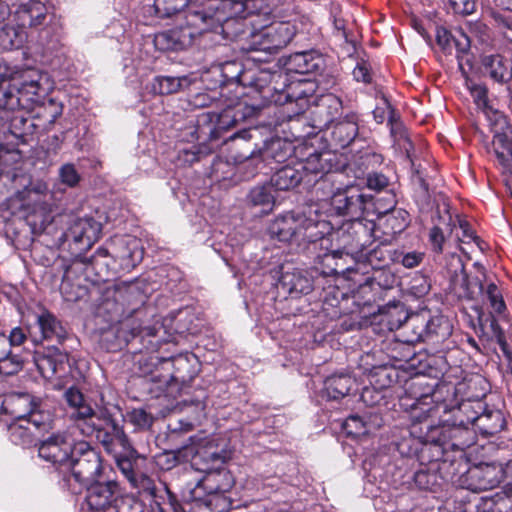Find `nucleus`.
I'll return each instance as SVG.
<instances>
[{
	"instance_id": "nucleus-19",
	"label": "nucleus",
	"mask_w": 512,
	"mask_h": 512,
	"mask_svg": "<svg viewBox=\"0 0 512 512\" xmlns=\"http://www.w3.org/2000/svg\"><path fill=\"white\" fill-rule=\"evenodd\" d=\"M49 9L40 0H28L20 3L15 10L14 16L17 24L22 28H36L43 25L48 17Z\"/></svg>"
},
{
	"instance_id": "nucleus-34",
	"label": "nucleus",
	"mask_w": 512,
	"mask_h": 512,
	"mask_svg": "<svg viewBox=\"0 0 512 512\" xmlns=\"http://www.w3.org/2000/svg\"><path fill=\"white\" fill-rule=\"evenodd\" d=\"M301 173L318 174L328 172L331 167V154L329 152H315L310 154L304 161L297 163Z\"/></svg>"
},
{
	"instance_id": "nucleus-47",
	"label": "nucleus",
	"mask_w": 512,
	"mask_h": 512,
	"mask_svg": "<svg viewBox=\"0 0 512 512\" xmlns=\"http://www.w3.org/2000/svg\"><path fill=\"white\" fill-rule=\"evenodd\" d=\"M130 484L134 489H137L139 493H144L148 496H155L156 494V487L153 479L145 474H137Z\"/></svg>"
},
{
	"instance_id": "nucleus-53",
	"label": "nucleus",
	"mask_w": 512,
	"mask_h": 512,
	"mask_svg": "<svg viewBox=\"0 0 512 512\" xmlns=\"http://www.w3.org/2000/svg\"><path fill=\"white\" fill-rule=\"evenodd\" d=\"M436 475L425 470L417 471L414 474V482L419 489L430 490L435 484Z\"/></svg>"
},
{
	"instance_id": "nucleus-59",
	"label": "nucleus",
	"mask_w": 512,
	"mask_h": 512,
	"mask_svg": "<svg viewBox=\"0 0 512 512\" xmlns=\"http://www.w3.org/2000/svg\"><path fill=\"white\" fill-rule=\"evenodd\" d=\"M401 219L397 224L391 223V227L394 232H401L407 226V213L403 210H394L392 215L387 218L388 222L397 221Z\"/></svg>"
},
{
	"instance_id": "nucleus-26",
	"label": "nucleus",
	"mask_w": 512,
	"mask_h": 512,
	"mask_svg": "<svg viewBox=\"0 0 512 512\" xmlns=\"http://www.w3.org/2000/svg\"><path fill=\"white\" fill-rule=\"evenodd\" d=\"M355 380L347 373L333 374L324 381L323 393L331 400H339L349 394Z\"/></svg>"
},
{
	"instance_id": "nucleus-28",
	"label": "nucleus",
	"mask_w": 512,
	"mask_h": 512,
	"mask_svg": "<svg viewBox=\"0 0 512 512\" xmlns=\"http://www.w3.org/2000/svg\"><path fill=\"white\" fill-rule=\"evenodd\" d=\"M332 140L340 147L349 146L358 134V123L355 115H347L344 119L336 122L332 130Z\"/></svg>"
},
{
	"instance_id": "nucleus-17",
	"label": "nucleus",
	"mask_w": 512,
	"mask_h": 512,
	"mask_svg": "<svg viewBox=\"0 0 512 512\" xmlns=\"http://www.w3.org/2000/svg\"><path fill=\"white\" fill-rule=\"evenodd\" d=\"M300 221L301 213L288 212L280 215L270 223L269 234L279 241L299 244Z\"/></svg>"
},
{
	"instance_id": "nucleus-36",
	"label": "nucleus",
	"mask_w": 512,
	"mask_h": 512,
	"mask_svg": "<svg viewBox=\"0 0 512 512\" xmlns=\"http://www.w3.org/2000/svg\"><path fill=\"white\" fill-rule=\"evenodd\" d=\"M272 187L271 183L253 187L247 195L248 203L255 207H261L264 212L271 211L275 203Z\"/></svg>"
},
{
	"instance_id": "nucleus-45",
	"label": "nucleus",
	"mask_w": 512,
	"mask_h": 512,
	"mask_svg": "<svg viewBox=\"0 0 512 512\" xmlns=\"http://www.w3.org/2000/svg\"><path fill=\"white\" fill-rule=\"evenodd\" d=\"M140 501L133 496H119L111 512H142Z\"/></svg>"
},
{
	"instance_id": "nucleus-49",
	"label": "nucleus",
	"mask_w": 512,
	"mask_h": 512,
	"mask_svg": "<svg viewBox=\"0 0 512 512\" xmlns=\"http://www.w3.org/2000/svg\"><path fill=\"white\" fill-rule=\"evenodd\" d=\"M23 363L21 358L14 354L12 350L7 357L0 360V372L6 375H13L22 369Z\"/></svg>"
},
{
	"instance_id": "nucleus-20",
	"label": "nucleus",
	"mask_w": 512,
	"mask_h": 512,
	"mask_svg": "<svg viewBox=\"0 0 512 512\" xmlns=\"http://www.w3.org/2000/svg\"><path fill=\"white\" fill-rule=\"evenodd\" d=\"M100 233V223L92 218H79L70 226L65 237L85 247H91L98 240Z\"/></svg>"
},
{
	"instance_id": "nucleus-33",
	"label": "nucleus",
	"mask_w": 512,
	"mask_h": 512,
	"mask_svg": "<svg viewBox=\"0 0 512 512\" xmlns=\"http://www.w3.org/2000/svg\"><path fill=\"white\" fill-rule=\"evenodd\" d=\"M192 33L188 29H171L156 36L157 44L164 49H183L191 42Z\"/></svg>"
},
{
	"instance_id": "nucleus-58",
	"label": "nucleus",
	"mask_w": 512,
	"mask_h": 512,
	"mask_svg": "<svg viewBox=\"0 0 512 512\" xmlns=\"http://www.w3.org/2000/svg\"><path fill=\"white\" fill-rule=\"evenodd\" d=\"M65 399L73 409L85 403L83 394L75 387H70L65 392Z\"/></svg>"
},
{
	"instance_id": "nucleus-42",
	"label": "nucleus",
	"mask_w": 512,
	"mask_h": 512,
	"mask_svg": "<svg viewBox=\"0 0 512 512\" xmlns=\"http://www.w3.org/2000/svg\"><path fill=\"white\" fill-rule=\"evenodd\" d=\"M9 430L11 438L15 443L29 445L33 442L35 431L23 421L12 424Z\"/></svg>"
},
{
	"instance_id": "nucleus-46",
	"label": "nucleus",
	"mask_w": 512,
	"mask_h": 512,
	"mask_svg": "<svg viewBox=\"0 0 512 512\" xmlns=\"http://www.w3.org/2000/svg\"><path fill=\"white\" fill-rule=\"evenodd\" d=\"M485 295L490 302V306H491L493 312H495L497 314H501L504 312L506 306H505L504 300L502 298V294H501L499 288L494 283H490L487 286V288L485 290Z\"/></svg>"
},
{
	"instance_id": "nucleus-1",
	"label": "nucleus",
	"mask_w": 512,
	"mask_h": 512,
	"mask_svg": "<svg viewBox=\"0 0 512 512\" xmlns=\"http://www.w3.org/2000/svg\"><path fill=\"white\" fill-rule=\"evenodd\" d=\"M112 299L115 303L114 314L121 317L116 331L117 337L129 342L136 336H155L157 327L144 325L147 311L142 308L146 296L132 283H121L114 287Z\"/></svg>"
},
{
	"instance_id": "nucleus-51",
	"label": "nucleus",
	"mask_w": 512,
	"mask_h": 512,
	"mask_svg": "<svg viewBox=\"0 0 512 512\" xmlns=\"http://www.w3.org/2000/svg\"><path fill=\"white\" fill-rule=\"evenodd\" d=\"M106 425L107 427L105 429L110 432L114 441L122 448H128L129 441L122 427H120L114 420L111 419L106 420Z\"/></svg>"
},
{
	"instance_id": "nucleus-13",
	"label": "nucleus",
	"mask_w": 512,
	"mask_h": 512,
	"mask_svg": "<svg viewBox=\"0 0 512 512\" xmlns=\"http://www.w3.org/2000/svg\"><path fill=\"white\" fill-rule=\"evenodd\" d=\"M73 439L65 434H55L42 441L38 447V453L45 461L54 465H68L73 456Z\"/></svg>"
},
{
	"instance_id": "nucleus-61",
	"label": "nucleus",
	"mask_w": 512,
	"mask_h": 512,
	"mask_svg": "<svg viewBox=\"0 0 512 512\" xmlns=\"http://www.w3.org/2000/svg\"><path fill=\"white\" fill-rule=\"evenodd\" d=\"M471 94L478 107L485 108L487 106V90L485 87L475 85L471 88Z\"/></svg>"
},
{
	"instance_id": "nucleus-8",
	"label": "nucleus",
	"mask_w": 512,
	"mask_h": 512,
	"mask_svg": "<svg viewBox=\"0 0 512 512\" xmlns=\"http://www.w3.org/2000/svg\"><path fill=\"white\" fill-rule=\"evenodd\" d=\"M8 80L0 72V108L7 110L28 109L38 101L40 85L37 80H25L21 83L14 82L4 88L3 84Z\"/></svg>"
},
{
	"instance_id": "nucleus-25",
	"label": "nucleus",
	"mask_w": 512,
	"mask_h": 512,
	"mask_svg": "<svg viewBox=\"0 0 512 512\" xmlns=\"http://www.w3.org/2000/svg\"><path fill=\"white\" fill-rule=\"evenodd\" d=\"M484 72L496 82H506L512 76V60L505 59L500 54L486 55L482 59Z\"/></svg>"
},
{
	"instance_id": "nucleus-52",
	"label": "nucleus",
	"mask_w": 512,
	"mask_h": 512,
	"mask_svg": "<svg viewBox=\"0 0 512 512\" xmlns=\"http://www.w3.org/2000/svg\"><path fill=\"white\" fill-rule=\"evenodd\" d=\"M221 74L225 82H237L242 74V67L235 61L226 62L221 66Z\"/></svg>"
},
{
	"instance_id": "nucleus-32",
	"label": "nucleus",
	"mask_w": 512,
	"mask_h": 512,
	"mask_svg": "<svg viewBox=\"0 0 512 512\" xmlns=\"http://www.w3.org/2000/svg\"><path fill=\"white\" fill-rule=\"evenodd\" d=\"M386 105L389 110L390 133L393 138L394 145L399 151L404 153L406 157L411 158V150L413 145L408 136L407 130L402 122L396 119L394 109L390 103H386Z\"/></svg>"
},
{
	"instance_id": "nucleus-48",
	"label": "nucleus",
	"mask_w": 512,
	"mask_h": 512,
	"mask_svg": "<svg viewBox=\"0 0 512 512\" xmlns=\"http://www.w3.org/2000/svg\"><path fill=\"white\" fill-rule=\"evenodd\" d=\"M128 421L137 429H148L153 423L152 415L144 409H134L127 415Z\"/></svg>"
},
{
	"instance_id": "nucleus-10",
	"label": "nucleus",
	"mask_w": 512,
	"mask_h": 512,
	"mask_svg": "<svg viewBox=\"0 0 512 512\" xmlns=\"http://www.w3.org/2000/svg\"><path fill=\"white\" fill-rule=\"evenodd\" d=\"M369 201L370 197L364 194L360 188L347 186L333 192L330 205L337 215L357 219L363 214Z\"/></svg>"
},
{
	"instance_id": "nucleus-30",
	"label": "nucleus",
	"mask_w": 512,
	"mask_h": 512,
	"mask_svg": "<svg viewBox=\"0 0 512 512\" xmlns=\"http://www.w3.org/2000/svg\"><path fill=\"white\" fill-rule=\"evenodd\" d=\"M341 111V99L334 94H327L320 98L315 114L319 118L320 126L326 127L336 120Z\"/></svg>"
},
{
	"instance_id": "nucleus-4",
	"label": "nucleus",
	"mask_w": 512,
	"mask_h": 512,
	"mask_svg": "<svg viewBox=\"0 0 512 512\" xmlns=\"http://www.w3.org/2000/svg\"><path fill=\"white\" fill-rule=\"evenodd\" d=\"M142 259V250L138 247V241L132 239L127 243L123 251L111 255L106 248H99L90 258H86V269L95 272L99 281H107L110 272L115 270L114 263L120 261L123 268L129 269L137 265Z\"/></svg>"
},
{
	"instance_id": "nucleus-21",
	"label": "nucleus",
	"mask_w": 512,
	"mask_h": 512,
	"mask_svg": "<svg viewBox=\"0 0 512 512\" xmlns=\"http://www.w3.org/2000/svg\"><path fill=\"white\" fill-rule=\"evenodd\" d=\"M287 67L298 74H319L324 70L325 59L315 51L297 52L289 57Z\"/></svg>"
},
{
	"instance_id": "nucleus-24",
	"label": "nucleus",
	"mask_w": 512,
	"mask_h": 512,
	"mask_svg": "<svg viewBox=\"0 0 512 512\" xmlns=\"http://www.w3.org/2000/svg\"><path fill=\"white\" fill-rule=\"evenodd\" d=\"M70 419L74 421L75 428L84 436H92L97 431L99 422H102V419L86 402L74 409L70 414Z\"/></svg>"
},
{
	"instance_id": "nucleus-7",
	"label": "nucleus",
	"mask_w": 512,
	"mask_h": 512,
	"mask_svg": "<svg viewBox=\"0 0 512 512\" xmlns=\"http://www.w3.org/2000/svg\"><path fill=\"white\" fill-rule=\"evenodd\" d=\"M374 227L371 221L352 219L346 228L342 227L333 234L341 245V248L333 251V256L341 257L342 254L358 253L366 249L372 241Z\"/></svg>"
},
{
	"instance_id": "nucleus-37",
	"label": "nucleus",
	"mask_w": 512,
	"mask_h": 512,
	"mask_svg": "<svg viewBox=\"0 0 512 512\" xmlns=\"http://www.w3.org/2000/svg\"><path fill=\"white\" fill-rule=\"evenodd\" d=\"M26 37V32L21 26L4 25L0 28V48L18 49L23 45Z\"/></svg>"
},
{
	"instance_id": "nucleus-29",
	"label": "nucleus",
	"mask_w": 512,
	"mask_h": 512,
	"mask_svg": "<svg viewBox=\"0 0 512 512\" xmlns=\"http://www.w3.org/2000/svg\"><path fill=\"white\" fill-rule=\"evenodd\" d=\"M37 323L44 339L58 343H62L66 339V329L52 313L44 310L37 316Z\"/></svg>"
},
{
	"instance_id": "nucleus-35",
	"label": "nucleus",
	"mask_w": 512,
	"mask_h": 512,
	"mask_svg": "<svg viewBox=\"0 0 512 512\" xmlns=\"http://www.w3.org/2000/svg\"><path fill=\"white\" fill-rule=\"evenodd\" d=\"M452 285L454 291L459 295V297L467 299L474 298L477 292L483 290V285L478 280L471 281L469 279L462 265L459 273H455L453 276Z\"/></svg>"
},
{
	"instance_id": "nucleus-18",
	"label": "nucleus",
	"mask_w": 512,
	"mask_h": 512,
	"mask_svg": "<svg viewBox=\"0 0 512 512\" xmlns=\"http://www.w3.org/2000/svg\"><path fill=\"white\" fill-rule=\"evenodd\" d=\"M474 490H491L497 487L505 477V471L500 464L482 463L469 470Z\"/></svg>"
},
{
	"instance_id": "nucleus-56",
	"label": "nucleus",
	"mask_w": 512,
	"mask_h": 512,
	"mask_svg": "<svg viewBox=\"0 0 512 512\" xmlns=\"http://www.w3.org/2000/svg\"><path fill=\"white\" fill-rule=\"evenodd\" d=\"M429 240L432 249L436 253H442L445 241L444 232L439 226H434L429 233Z\"/></svg>"
},
{
	"instance_id": "nucleus-16",
	"label": "nucleus",
	"mask_w": 512,
	"mask_h": 512,
	"mask_svg": "<svg viewBox=\"0 0 512 512\" xmlns=\"http://www.w3.org/2000/svg\"><path fill=\"white\" fill-rule=\"evenodd\" d=\"M331 224L322 219L316 211L301 213L299 244L314 243L333 235Z\"/></svg>"
},
{
	"instance_id": "nucleus-14",
	"label": "nucleus",
	"mask_w": 512,
	"mask_h": 512,
	"mask_svg": "<svg viewBox=\"0 0 512 512\" xmlns=\"http://www.w3.org/2000/svg\"><path fill=\"white\" fill-rule=\"evenodd\" d=\"M473 415L468 416V421L483 435L491 436L504 428L505 421L500 410L487 409L478 401L472 407Z\"/></svg>"
},
{
	"instance_id": "nucleus-43",
	"label": "nucleus",
	"mask_w": 512,
	"mask_h": 512,
	"mask_svg": "<svg viewBox=\"0 0 512 512\" xmlns=\"http://www.w3.org/2000/svg\"><path fill=\"white\" fill-rule=\"evenodd\" d=\"M343 430L348 436L360 437L369 432L367 423L358 415L348 417L342 425Z\"/></svg>"
},
{
	"instance_id": "nucleus-62",
	"label": "nucleus",
	"mask_w": 512,
	"mask_h": 512,
	"mask_svg": "<svg viewBox=\"0 0 512 512\" xmlns=\"http://www.w3.org/2000/svg\"><path fill=\"white\" fill-rule=\"evenodd\" d=\"M367 185L374 190H381L388 185V179L383 174H370L367 178Z\"/></svg>"
},
{
	"instance_id": "nucleus-9",
	"label": "nucleus",
	"mask_w": 512,
	"mask_h": 512,
	"mask_svg": "<svg viewBox=\"0 0 512 512\" xmlns=\"http://www.w3.org/2000/svg\"><path fill=\"white\" fill-rule=\"evenodd\" d=\"M436 41L440 48L448 54L456 51L458 65L463 73H466L465 67H472V56L470 54L471 36L462 29H455L453 32L444 27H437Z\"/></svg>"
},
{
	"instance_id": "nucleus-6",
	"label": "nucleus",
	"mask_w": 512,
	"mask_h": 512,
	"mask_svg": "<svg viewBox=\"0 0 512 512\" xmlns=\"http://www.w3.org/2000/svg\"><path fill=\"white\" fill-rule=\"evenodd\" d=\"M67 468L71 470L77 482L88 485L101 477V457L89 443L79 441L74 444L73 456H71Z\"/></svg>"
},
{
	"instance_id": "nucleus-23",
	"label": "nucleus",
	"mask_w": 512,
	"mask_h": 512,
	"mask_svg": "<svg viewBox=\"0 0 512 512\" xmlns=\"http://www.w3.org/2000/svg\"><path fill=\"white\" fill-rule=\"evenodd\" d=\"M3 407L15 419L24 421L33 409L40 407V399L28 393H13L5 397Z\"/></svg>"
},
{
	"instance_id": "nucleus-15",
	"label": "nucleus",
	"mask_w": 512,
	"mask_h": 512,
	"mask_svg": "<svg viewBox=\"0 0 512 512\" xmlns=\"http://www.w3.org/2000/svg\"><path fill=\"white\" fill-rule=\"evenodd\" d=\"M492 151L501 166L512 168V127L501 117L495 125Z\"/></svg>"
},
{
	"instance_id": "nucleus-31",
	"label": "nucleus",
	"mask_w": 512,
	"mask_h": 512,
	"mask_svg": "<svg viewBox=\"0 0 512 512\" xmlns=\"http://www.w3.org/2000/svg\"><path fill=\"white\" fill-rule=\"evenodd\" d=\"M303 180L298 165H287L277 170L271 177L270 183L276 190L286 191L297 187Z\"/></svg>"
},
{
	"instance_id": "nucleus-41",
	"label": "nucleus",
	"mask_w": 512,
	"mask_h": 512,
	"mask_svg": "<svg viewBox=\"0 0 512 512\" xmlns=\"http://www.w3.org/2000/svg\"><path fill=\"white\" fill-rule=\"evenodd\" d=\"M200 461L205 462V467L201 468V470L208 472L219 468L225 462V456L217 451H197L193 457V465H199Z\"/></svg>"
},
{
	"instance_id": "nucleus-39",
	"label": "nucleus",
	"mask_w": 512,
	"mask_h": 512,
	"mask_svg": "<svg viewBox=\"0 0 512 512\" xmlns=\"http://www.w3.org/2000/svg\"><path fill=\"white\" fill-rule=\"evenodd\" d=\"M23 422L30 425L35 432L47 431L51 428L52 415L48 410L44 409L43 403L40 400V407L33 409Z\"/></svg>"
},
{
	"instance_id": "nucleus-27",
	"label": "nucleus",
	"mask_w": 512,
	"mask_h": 512,
	"mask_svg": "<svg viewBox=\"0 0 512 512\" xmlns=\"http://www.w3.org/2000/svg\"><path fill=\"white\" fill-rule=\"evenodd\" d=\"M280 285L289 294H308L313 289L312 280L302 270L286 271L280 277Z\"/></svg>"
},
{
	"instance_id": "nucleus-44",
	"label": "nucleus",
	"mask_w": 512,
	"mask_h": 512,
	"mask_svg": "<svg viewBox=\"0 0 512 512\" xmlns=\"http://www.w3.org/2000/svg\"><path fill=\"white\" fill-rule=\"evenodd\" d=\"M68 360L67 354L57 353L55 356L46 355L37 360L38 369L42 374H46V364H49V371L51 375L58 372L59 367Z\"/></svg>"
},
{
	"instance_id": "nucleus-63",
	"label": "nucleus",
	"mask_w": 512,
	"mask_h": 512,
	"mask_svg": "<svg viewBox=\"0 0 512 512\" xmlns=\"http://www.w3.org/2000/svg\"><path fill=\"white\" fill-rule=\"evenodd\" d=\"M423 256V253L420 252H409L403 255L401 263L406 268H414L422 262Z\"/></svg>"
},
{
	"instance_id": "nucleus-40",
	"label": "nucleus",
	"mask_w": 512,
	"mask_h": 512,
	"mask_svg": "<svg viewBox=\"0 0 512 512\" xmlns=\"http://www.w3.org/2000/svg\"><path fill=\"white\" fill-rule=\"evenodd\" d=\"M52 222L48 205L41 206L39 212H32L27 216V223L34 234H41Z\"/></svg>"
},
{
	"instance_id": "nucleus-12",
	"label": "nucleus",
	"mask_w": 512,
	"mask_h": 512,
	"mask_svg": "<svg viewBox=\"0 0 512 512\" xmlns=\"http://www.w3.org/2000/svg\"><path fill=\"white\" fill-rule=\"evenodd\" d=\"M87 486L85 501L89 509L92 512H111L120 496L118 483L114 480H97Z\"/></svg>"
},
{
	"instance_id": "nucleus-60",
	"label": "nucleus",
	"mask_w": 512,
	"mask_h": 512,
	"mask_svg": "<svg viewBox=\"0 0 512 512\" xmlns=\"http://www.w3.org/2000/svg\"><path fill=\"white\" fill-rule=\"evenodd\" d=\"M187 489L189 490L187 495L189 500H201L206 493L203 489V479L197 480L194 485L189 483Z\"/></svg>"
},
{
	"instance_id": "nucleus-64",
	"label": "nucleus",
	"mask_w": 512,
	"mask_h": 512,
	"mask_svg": "<svg viewBox=\"0 0 512 512\" xmlns=\"http://www.w3.org/2000/svg\"><path fill=\"white\" fill-rule=\"evenodd\" d=\"M496 507L497 512H512V491L501 497Z\"/></svg>"
},
{
	"instance_id": "nucleus-54",
	"label": "nucleus",
	"mask_w": 512,
	"mask_h": 512,
	"mask_svg": "<svg viewBox=\"0 0 512 512\" xmlns=\"http://www.w3.org/2000/svg\"><path fill=\"white\" fill-rule=\"evenodd\" d=\"M430 281L427 277L419 275L413 278L411 290L416 297L425 296L430 290Z\"/></svg>"
},
{
	"instance_id": "nucleus-22",
	"label": "nucleus",
	"mask_w": 512,
	"mask_h": 512,
	"mask_svg": "<svg viewBox=\"0 0 512 512\" xmlns=\"http://www.w3.org/2000/svg\"><path fill=\"white\" fill-rule=\"evenodd\" d=\"M452 333V326L449 320L443 316H435L428 321H421L420 331L417 333V340L439 344L446 340Z\"/></svg>"
},
{
	"instance_id": "nucleus-57",
	"label": "nucleus",
	"mask_w": 512,
	"mask_h": 512,
	"mask_svg": "<svg viewBox=\"0 0 512 512\" xmlns=\"http://www.w3.org/2000/svg\"><path fill=\"white\" fill-rule=\"evenodd\" d=\"M92 436H95L107 451H112L114 444H117L110 432L102 427V422H99L97 431Z\"/></svg>"
},
{
	"instance_id": "nucleus-2",
	"label": "nucleus",
	"mask_w": 512,
	"mask_h": 512,
	"mask_svg": "<svg viewBox=\"0 0 512 512\" xmlns=\"http://www.w3.org/2000/svg\"><path fill=\"white\" fill-rule=\"evenodd\" d=\"M251 134L249 130H241L228 137L226 143L231 142L234 148H244L233 155L235 162L250 168L249 176H254L262 167L270 165L272 162L282 163L293 153V147L290 142L281 138H274L266 141L262 147L251 149L249 140Z\"/></svg>"
},
{
	"instance_id": "nucleus-5",
	"label": "nucleus",
	"mask_w": 512,
	"mask_h": 512,
	"mask_svg": "<svg viewBox=\"0 0 512 512\" xmlns=\"http://www.w3.org/2000/svg\"><path fill=\"white\" fill-rule=\"evenodd\" d=\"M154 7L156 14L161 18L171 17L187 8V23L200 31L220 22V18L216 16L217 8L212 5L200 8L193 0H155Z\"/></svg>"
},
{
	"instance_id": "nucleus-3",
	"label": "nucleus",
	"mask_w": 512,
	"mask_h": 512,
	"mask_svg": "<svg viewBox=\"0 0 512 512\" xmlns=\"http://www.w3.org/2000/svg\"><path fill=\"white\" fill-rule=\"evenodd\" d=\"M435 396V392H427L417 398L411 405L410 434L423 443L446 446L448 440L459 432V429L436 426L429 419L431 412L436 408L434 404Z\"/></svg>"
},
{
	"instance_id": "nucleus-11",
	"label": "nucleus",
	"mask_w": 512,
	"mask_h": 512,
	"mask_svg": "<svg viewBox=\"0 0 512 512\" xmlns=\"http://www.w3.org/2000/svg\"><path fill=\"white\" fill-rule=\"evenodd\" d=\"M296 29L293 24L287 21L273 22L263 27L261 31L254 36L258 38L254 44L258 46L255 50L268 53H276L280 49L286 47L295 36Z\"/></svg>"
},
{
	"instance_id": "nucleus-50",
	"label": "nucleus",
	"mask_w": 512,
	"mask_h": 512,
	"mask_svg": "<svg viewBox=\"0 0 512 512\" xmlns=\"http://www.w3.org/2000/svg\"><path fill=\"white\" fill-rule=\"evenodd\" d=\"M59 177L63 184L74 187L80 181V175L71 163L64 164L59 169Z\"/></svg>"
},
{
	"instance_id": "nucleus-38",
	"label": "nucleus",
	"mask_w": 512,
	"mask_h": 512,
	"mask_svg": "<svg viewBox=\"0 0 512 512\" xmlns=\"http://www.w3.org/2000/svg\"><path fill=\"white\" fill-rule=\"evenodd\" d=\"M190 80L188 77H171V76H159L155 79L153 89L159 94L168 95L177 93L178 91L188 87Z\"/></svg>"
},
{
	"instance_id": "nucleus-55",
	"label": "nucleus",
	"mask_w": 512,
	"mask_h": 512,
	"mask_svg": "<svg viewBox=\"0 0 512 512\" xmlns=\"http://www.w3.org/2000/svg\"><path fill=\"white\" fill-rule=\"evenodd\" d=\"M454 12L462 15H470L475 11V0H449Z\"/></svg>"
}]
</instances>
